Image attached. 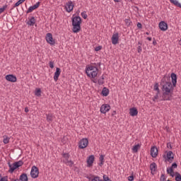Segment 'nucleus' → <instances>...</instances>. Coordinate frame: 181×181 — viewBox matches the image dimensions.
Returning <instances> with one entry per match:
<instances>
[{"label":"nucleus","mask_w":181,"mask_h":181,"mask_svg":"<svg viewBox=\"0 0 181 181\" xmlns=\"http://www.w3.org/2000/svg\"><path fill=\"white\" fill-rule=\"evenodd\" d=\"M10 139H11L8 136H6V135L4 136V140H3L4 144H9Z\"/></svg>","instance_id":"obj_34"},{"label":"nucleus","mask_w":181,"mask_h":181,"mask_svg":"<svg viewBox=\"0 0 181 181\" xmlns=\"http://www.w3.org/2000/svg\"><path fill=\"white\" fill-rule=\"evenodd\" d=\"M139 148H141V145H139V144H136L133 146L132 148V151L134 153H136L139 149Z\"/></svg>","instance_id":"obj_29"},{"label":"nucleus","mask_w":181,"mask_h":181,"mask_svg":"<svg viewBox=\"0 0 181 181\" xmlns=\"http://www.w3.org/2000/svg\"><path fill=\"white\" fill-rule=\"evenodd\" d=\"M179 43H180V46H181V40H180V41H179Z\"/></svg>","instance_id":"obj_64"},{"label":"nucleus","mask_w":181,"mask_h":181,"mask_svg":"<svg viewBox=\"0 0 181 181\" xmlns=\"http://www.w3.org/2000/svg\"><path fill=\"white\" fill-rule=\"evenodd\" d=\"M0 181H8V176L2 177V174H0Z\"/></svg>","instance_id":"obj_40"},{"label":"nucleus","mask_w":181,"mask_h":181,"mask_svg":"<svg viewBox=\"0 0 181 181\" xmlns=\"http://www.w3.org/2000/svg\"><path fill=\"white\" fill-rule=\"evenodd\" d=\"M86 74L88 77L95 78L98 74V68L97 66L87 65L86 67Z\"/></svg>","instance_id":"obj_2"},{"label":"nucleus","mask_w":181,"mask_h":181,"mask_svg":"<svg viewBox=\"0 0 181 181\" xmlns=\"http://www.w3.org/2000/svg\"><path fill=\"white\" fill-rule=\"evenodd\" d=\"M94 160H95L94 155L89 156L86 160L87 167L91 168V166H93V163H94Z\"/></svg>","instance_id":"obj_12"},{"label":"nucleus","mask_w":181,"mask_h":181,"mask_svg":"<svg viewBox=\"0 0 181 181\" xmlns=\"http://www.w3.org/2000/svg\"><path fill=\"white\" fill-rule=\"evenodd\" d=\"M167 148H170V149H172V144H170V143H168Z\"/></svg>","instance_id":"obj_53"},{"label":"nucleus","mask_w":181,"mask_h":181,"mask_svg":"<svg viewBox=\"0 0 181 181\" xmlns=\"http://www.w3.org/2000/svg\"><path fill=\"white\" fill-rule=\"evenodd\" d=\"M158 168V165H156V163H152L150 165V170L151 171L152 175H155L153 172H156V169Z\"/></svg>","instance_id":"obj_21"},{"label":"nucleus","mask_w":181,"mask_h":181,"mask_svg":"<svg viewBox=\"0 0 181 181\" xmlns=\"http://www.w3.org/2000/svg\"><path fill=\"white\" fill-rule=\"evenodd\" d=\"M150 153L152 158H156L158 156V151L156 146H153V147H151L150 150Z\"/></svg>","instance_id":"obj_16"},{"label":"nucleus","mask_w":181,"mask_h":181,"mask_svg":"<svg viewBox=\"0 0 181 181\" xmlns=\"http://www.w3.org/2000/svg\"><path fill=\"white\" fill-rule=\"evenodd\" d=\"M47 117V122H53V118H54V116L52 113L46 114Z\"/></svg>","instance_id":"obj_25"},{"label":"nucleus","mask_w":181,"mask_h":181,"mask_svg":"<svg viewBox=\"0 0 181 181\" xmlns=\"http://www.w3.org/2000/svg\"><path fill=\"white\" fill-rule=\"evenodd\" d=\"M19 180L21 181H29V178L28 177V174L23 173L20 175Z\"/></svg>","instance_id":"obj_24"},{"label":"nucleus","mask_w":181,"mask_h":181,"mask_svg":"<svg viewBox=\"0 0 181 181\" xmlns=\"http://www.w3.org/2000/svg\"><path fill=\"white\" fill-rule=\"evenodd\" d=\"M39 6H40V1H38L35 5L30 6L26 11V13H30V12H33V11H35V9H37Z\"/></svg>","instance_id":"obj_17"},{"label":"nucleus","mask_w":181,"mask_h":181,"mask_svg":"<svg viewBox=\"0 0 181 181\" xmlns=\"http://www.w3.org/2000/svg\"><path fill=\"white\" fill-rule=\"evenodd\" d=\"M170 4H173V5H175V6H177V8H181V4L179 3L177 0H170Z\"/></svg>","instance_id":"obj_27"},{"label":"nucleus","mask_w":181,"mask_h":181,"mask_svg":"<svg viewBox=\"0 0 181 181\" xmlns=\"http://www.w3.org/2000/svg\"><path fill=\"white\" fill-rule=\"evenodd\" d=\"M104 158H105V155L101 154L100 156V158H99L100 163H98L100 166H103V165H104V163L105 162V159Z\"/></svg>","instance_id":"obj_26"},{"label":"nucleus","mask_w":181,"mask_h":181,"mask_svg":"<svg viewBox=\"0 0 181 181\" xmlns=\"http://www.w3.org/2000/svg\"><path fill=\"white\" fill-rule=\"evenodd\" d=\"M172 83H173L172 87H173V90H175V87H176V83H177V81H172Z\"/></svg>","instance_id":"obj_50"},{"label":"nucleus","mask_w":181,"mask_h":181,"mask_svg":"<svg viewBox=\"0 0 181 181\" xmlns=\"http://www.w3.org/2000/svg\"><path fill=\"white\" fill-rule=\"evenodd\" d=\"M50 69H54V62L51 61L49 63Z\"/></svg>","instance_id":"obj_44"},{"label":"nucleus","mask_w":181,"mask_h":181,"mask_svg":"<svg viewBox=\"0 0 181 181\" xmlns=\"http://www.w3.org/2000/svg\"><path fill=\"white\" fill-rule=\"evenodd\" d=\"M14 154H15V156H16V157L21 156H22V150L21 148H19L18 150H16Z\"/></svg>","instance_id":"obj_32"},{"label":"nucleus","mask_w":181,"mask_h":181,"mask_svg":"<svg viewBox=\"0 0 181 181\" xmlns=\"http://www.w3.org/2000/svg\"><path fill=\"white\" fill-rule=\"evenodd\" d=\"M66 6H65V9H66V12L70 13V12H71V11H73V9H74V4H73V1H69L66 2Z\"/></svg>","instance_id":"obj_14"},{"label":"nucleus","mask_w":181,"mask_h":181,"mask_svg":"<svg viewBox=\"0 0 181 181\" xmlns=\"http://www.w3.org/2000/svg\"><path fill=\"white\" fill-rule=\"evenodd\" d=\"M124 22H125L127 26H131V25L132 24V21H131V19H129V18H126L124 20Z\"/></svg>","instance_id":"obj_36"},{"label":"nucleus","mask_w":181,"mask_h":181,"mask_svg":"<svg viewBox=\"0 0 181 181\" xmlns=\"http://www.w3.org/2000/svg\"><path fill=\"white\" fill-rule=\"evenodd\" d=\"M28 19L29 21L27 22V25H29V26H35V24L36 23V19L35 17L33 16Z\"/></svg>","instance_id":"obj_22"},{"label":"nucleus","mask_w":181,"mask_h":181,"mask_svg":"<svg viewBox=\"0 0 181 181\" xmlns=\"http://www.w3.org/2000/svg\"><path fill=\"white\" fill-rule=\"evenodd\" d=\"M105 78V76H104V74L100 77V78H99L98 80V84H99V86H103V84H104V83H105V81H104Z\"/></svg>","instance_id":"obj_28"},{"label":"nucleus","mask_w":181,"mask_h":181,"mask_svg":"<svg viewBox=\"0 0 181 181\" xmlns=\"http://www.w3.org/2000/svg\"><path fill=\"white\" fill-rule=\"evenodd\" d=\"M118 40H119V36L118 35V33L113 34L112 36V45H118Z\"/></svg>","instance_id":"obj_18"},{"label":"nucleus","mask_w":181,"mask_h":181,"mask_svg":"<svg viewBox=\"0 0 181 181\" xmlns=\"http://www.w3.org/2000/svg\"><path fill=\"white\" fill-rule=\"evenodd\" d=\"M153 46H156V45H158V42H156V39H155V37L153 38Z\"/></svg>","instance_id":"obj_51"},{"label":"nucleus","mask_w":181,"mask_h":181,"mask_svg":"<svg viewBox=\"0 0 181 181\" xmlns=\"http://www.w3.org/2000/svg\"><path fill=\"white\" fill-rule=\"evenodd\" d=\"M161 90L163 93H173L172 82H165V84L162 86Z\"/></svg>","instance_id":"obj_5"},{"label":"nucleus","mask_w":181,"mask_h":181,"mask_svg":"<svg viewBox=\"0 0 181 181\" xmlns=\"http://www.w3.org/2000/svg\"><path fill=\"white\" fill-rule=\"evenodd\" d=\"M159 29L162 30V32H166L168 30V23L165 21H160L158 24Z\"/></svg>","instance_id":"obj_15"},{"label":"nucleus","mask_w":181,"mask_h":181,"mask_svg":"<svg viewBox=\"0 0 181 181\" xmlns=\"http://www.w3.org/2000/svg\"><path fill=\"white\" fill-rule=\"evenodd\" d=\"M86 177L88 179V180H91V177L88 176Z\"/></svg>","instance_id":"obj_61"},{"label":"nucleus","mask_w":181,"mask_h":181,"mask_svg":"<svg viewBox=\"0 0 181 181\" xmlns=\"http://www.w3.org/2000/svg\"><path fill=\"white\" fill-rule=\"evenodd\" d=\"M166 180V177L165 176V174H162L160 178V181H165Z\"/></svg>","instance_id":"obj_43"},{"label":"nucleus","mask_w":181,"mask_h":181,"mask_svg":"<svg viewBox=\"0 0 181 181\" xmlns=\"http://www.w3.org/2000/svg\"><path fill=\"white\" fill-rule=\"evenodd\" d=\"M30 176L33 179H37L39 177V168L36 165L32 167Z\"/></svg>","instance_id":"obj_7"},{"label":"nucleus","mask_w":181,"mask_h":181,"mask_svg":"<svg viewBox=\"0 0 181 181\" xmlns=\"http://www.w3.org/2000/svg\"><path fill=\"white\" fill-rule=\"evenodd\" d=\"M35 95L37 97H40L42 95V90L40 88L35 89Z\"/></svg>","instance_id":"obj_30"},{"label":"nucleus","mask_w":181,"mask_h":181,"mask_svg":"<svg viewBox=\"0 0 181 181\" xmlns=\"http://www.w3.org/2000/svg\"><path fill=\"white\" fill-rule=\"evenodd\" d=\"M158 98H159V95H156L152 98L153 103L156 102V100H158Z\"/></svg>","instance_id":"obj_46"},{"label":"nucleus","mask_w":181,"mask_h":181,"mask_svg":"<svg viewBox=\"0 0 181 181\" xmlns=\"http://www.w3.org/2000/svg\"><path fill=\"white\" fill-rule=\"evenodd\" d=\"M98 66H101V62H99V63L98 64Z\"/></svg>","instance_id":"obj_62"},{"label":"nucleus","mask_w":181,"mask_h":181,"mask_svg":"<svg viewBox=\"0 0 181 181\" xmlns=\"http://www.w3.org/2000/svg\"><path fill=\"white\" fill-rule=\"evenodd\" d=\"M138 45H139V46H142V41H139Z\"/></svg>","instance_id":"obj_59"},{"label":"nucleus","mask_w":181,"mask_h":181,"mask_svg":"<svg viewBox=\"0 0 181 181\" xmlns=\"http://www.w3.org/2000/svg\"><path fill=\"white\" fill-rule=\"evenodd\" d=\"M147 40H149V42H151L152 41V37H147Z\"/></svg>","instance_id":"obj_57"},{"label":"nucleus","mask_w":181,"mask_h":181,"mask_svg":"<svg viewBox=\"0 0 181 181\" xmlns=\"http://www.w3.org/2000/svg\"><path fill=\"white\" fill-rule=\"evenodd\" d=\"M45 40L49 45H51V46H54V45H56V41L53 39V35L50 33H47Z\"/></svg>","instance_id":"obj_8"},{"label":"nucleus","mask_w":181,"mask_h":181,"mask_svg":"<svg viewBox=\"0 0 181 181\" xmlns=\"http://www.w3.org/2000/svg\"><path fill=\"white\" fill-rule=\"evenodd\" d=\"M122 0H114L115 2H121Z\"/></svg>","instance_id":"obj_60"},{"label":"nucleus","mask_w":181,"mask_h":181,"mask_svg":"<svg viewBox=\"0 0 181 181\" xmlns=\"http://www.w3.org/2000/svg\"><path fill=\"white\" fill-rule=\"evenodd\" d=\"M60 73H62V69H60L59 67H57L54 75V81H57V80H59V77H60Z\"/></svg>","instance_id":"obj_19"},{"label":"nucleus","mask_w":181,"mask_h":181,"mask_svg":"<svg viewBox=\"0 0 181 181\" xmlns=\"http://www.w3.org/2000/svg\"><path fill=\"white\" fill-rule=\"evenodd\" d=\"M176 168H177V163H173L171 166L167 168L168 175H170V176H174L175 173L174 169H176Z\"/></svg>","instance_id":"obj_9"},{"label":"nucleus","mask_w":181,"mask_h":181,"mask_svg":"<svg viewBox=\"0 0 181 181\" xmlns=\"http://www.w3.org/2000/svg\"><path fill=\"white\" fill-rule=\"evenodd\" d=\"M62 156L66 158V160H68L70 158V154L69 153H62Z\"/></svg>","instance_id":"obj_38"},{"label":"nucleus","mask_w":181,"mask_h":181,"mask_svg":"<svg viewBox=\"0 0 181 181\" xmlns=\"http://www.w3.org/2000/svg\"><path fill=\"white\" fill-rule=\"evenodd\" d=\"M101 49H103V46L99 45L95 48V52H100V50H101Z\"/></svg>","instance_id":"obj_45"},{"label":"nucleus","mask_w":181,"mask_h":181,"mask_svg":"<svg viewBox=\"0 0 181 181\" xmlns=\"http://www.w3.org/2000/svg\"><path fill=\"white\" fill-rule=\"evenodd\" d=\"M146 35H149V33L146 32Z\"/></svg>","instance_id":"obj_63"},{"label":"nucleus","mask_w":181,"mask_h":181,"mask_svg":"<svg viewBox=\"0 0 181 181\" xmlns=\"http://www.w3.org/2000/svg\"><path fill=\"white\" fill-rule=\"evenodd\" d=\"M21 4H23V0H18L13 6V8H16L19 6V5H21Z\"/></svg>","instance_id":"obj_37"},{"label":"nucleus","mask_w":181,"mask_h":181,"mask_svg":"<svg viewBox=\"0 0 181 181\" xmlns=\"http://www.w3.org/2000/svg\"><path fill=\"white\" fill-rule=\"evenodd\" d=\"M137 28H138V29H142V23H137Z\"/></svg>","instance_id":"obj_52"},{"label":"nucleus","mask_w":181,"mask_h":181,"mask_svg":"<svg viewBox=\"0 0 181 181\" xmlns=\"http://www.w3.org/2000/svg\"><path fill=\"white\" fill-rule=\"evenodd\" d=\"M137 52H138V53H141L142 52V46L141 45L138 46Z\"/></svg>","instance_id":"obj_47"},{"label":"nucleus","mask_w":181,"mask_h":181,"mask_svg":"<svg viewBox=\"0 0 181 181\" xmlns=\"http://www.w3.org/2000/svg\"><path fill=\"white\" fill-rule=\"evenodd\" d=\"M94 79L93 80V82L95 83H98V80L95 78H93Z\"/></svg>","instance_id":"obj_54"},{"label":"nucleus","mask_w":181,"mask_h":181,"mask_svg":"<svg viewBox=\"0 0 181 181\" xmlns=\"http://www.w3.org/2000/svg\"><path fill=\"white\" fill-rule=\"evenodd\" d=\"M25 112H29V109L28 107L25 108Z\"/></svg>","instance_id":"obj_58"},{"label":"nucleus","mask_w":181,"mask_h":181,"mask_svg":"<svg viewBox=\"0 0 181 181\" xmlns=\"http://www.w3.org/2000/svg\"><path fill=\"white\" fill-rule=\"evenodd\" d=\"M66 165L68 166H70V168L73 167V165H74V162L71 160H66V162H65Z\"/></svg>","instance_id":"obj_33"},{"label":"nucleus","mask_w":181,"mask_h":181,"mask_svg":"<svg viewBox=\"0 0 181 181\" xmlns=\"http://www.w3.org/2000/svg\"><path fill=\"white\" fill-rule=\"evenodd\" d=\"M81 16H82V18H83V19H86L87 18V13L86 11H83L81 13Z\"/></svg>","instance_id":"obj_42"},{"label":"nucleus","mask_w":181,"mask_h":181,"mask_svg":"<svg viewBox=\"0 0 181 181\" xmlns=\"http://www.w3.org/2000/svg\"><path fill=\"white\" fill-rule=\"evenodd\" d=\"M115 114H117V111L114 110V111L112 112V117H114V115H115Z\"/></svg>","instance_id":"obj_55"},{"label":"nucleus","mask_w":181,"mask_h":181,"mask_svg":"<svg viewBox=\"0 0 181 181\" xmlns=\"http://www.w3.org/2000/svg\"><path fill=\"white\" fill-rule=\"evenodd\" d=\"M173 92H163L161 101H172Z\"/></svg>","instance_id":"obj_6"},{"label":"nucleus","mask_w":181,"mask_h":181,"mask_svg":"<svg viewBox=\"0 0 181 181\" xmlns=\"http://www.w3.org/2000/svg\"><path fill=\"white\" fill-rule=\"evenodd\" d=\"M6 9V6H4L2 8H0V13H2Z\"/></svg>","instance_id":"obj_49"},{"label":"nucleus","mask_w":181,"mask_h":181,"mask_svg":"<svg viewBox=\"0 0 181 181\" xmlns=\"http://www.w3.org/2000/svg\"><path fill=\"white\" fill-rule=\"evenodd\" d=\"M171 81H177V75L175 73H172L170 75Z\"/></svg>","instance_id":"obj_31"},{"label":"nucleus","mask_w":181,"mask_h":181,"mask_svg":"<svg viewBox=\"0 0 181 181\" xmlns=\"http://www.w3.org/2000/svg\"><path fill=\"white\" fill-rule=\"evenodd\" d=\"M93 178L91 179V181H103V180H100L99 176L93 175Z\"/></svg>","instance_id":"obj_35"},{"label":"nucleus","mask_w":181,"mask_h":181,"mask_svg":"<svg viewBox=\"0 0 181 181\" xmlns=\"http://www.w3.org/2000/svg\"><path fill=\"white\" fill-rule=\"evenodd\" d=\"M5 78L7 81H10V83H16V81H18V78H16V76L13 74L6 75Z\"/></svg>","instance_id":"obj_11"},{"label":"nucleus","mask_w":181,"mask_h":181,"mask_svg":"<svg viewBox=\"0 0 181 181\" xmlns=\"http://www.w3.org/2000/svg\"><path fill=\"white\" fill-rule=\"evenodd\" d=\"M88 146V139L84 138L80 140L78 143L79 149H84Z\"/></svg>","instance_id":"obj_10"},{"label":"nucleus","mask_w":181,"mask_h":181,"mask_svg":"<svg viewBox=\"0 0 181 181\" xmlns=\"http://www.w3.org/2000/svg\"><path fill=\"white\" fill-rule=\"evenodd\" d=\"M129 181H134V174H132L130 176L128 177Z\"/></svg>","instance_id":"obj_48"},{"label":"nucleus","mask_w":181,"mask_h":181,"mask_svg":"<svg viewBox=\"0 0 181 181\" xmlns=\"http://www.w3.org/2000/svg\"><path fill=\"white\" fill-rule=\"evenodd\" d=\"M108 94H110V89L106 87H104L102 90L101 95L103 97H107Z\"/></svg>","instance_id":"obj_23"},{"label":"nucleus","mask_w":181,"mask_h":181,"mask_svg":"<svg viewBox=\"0 0 181 181\" xmlns=\"http://www.w3.org/2000/svg\"><path fill=\"white\" fill-rule=\"evenodd\" d=\"M156 91H157L156 95H160V89H159L158 90H156Z\"/></svg>","instance_id":"obj_56"},{"label":"nucleus","mask_w":181,"mask_h":181,"mask_svg":"<svg viewBox=\"0 0 181 181\" xmlns=\"http://www.w3.org/2000/svg\"><path fill=\"white\" fill-rule=\"evenodd\" d=\"M159 83H156L155 84H154V87H153V90L154 91H159Z\"/></svg>","instance_id":"obj_39"},{"label":"nucleus","mask_w":181,"mask_h":181,"mask_svg":"<svg viewBox=\"0 0 181 181\" xmlns=\"http://www.w3.org/2000/svg\"><path fill=\"white\" fill-rule=\"evenodd\" d=\"M165 153L167 154L163 155V158L165 159V162H169V163H172L173 162V159H175V154L173 153V151H165Z\"/></svg>","instance_id":"obj_4"},{"label":"nucleus","mask_w":181,"mask_h":181,"mask_svg":"<svg viewBox=\"0 0 181 181\" xmlns=\"http://www.w3.org/2000/svg\"><path fill=\"white\" fill-rule=\"evenodd\" d=\"M129 114L131 117H136V115H138V109L136 107L130 108Z\"/></svg>","instance_id":"obj_20"},{"label":"nucleus","mask_w":181,"mask_h":181,"mask_svg":"<svg viewBox=\"0 0 181 181\" xmlns=\"http://www.w3.org/2000/svg\"><path fill=\"white\" fill-rule=\"evenodd\" d=\"M110 110H111V106H110L108 104L102 105L100 107L101 114H107Z\"/></svg>","instance_id":"obj_13"},{"label":"nucleus","mask_w":181,"mask_h":181,"mask_svg":"<svg viewBox=\"0 0 181 181\" xmlns=\"http://www.w3.org/2000/svg\"><path fill=\"white\" fill-rule=\"evenodd\" d=\"M9 170L8 173H13L16 170V169H18V168H21L23 165V160H19V161H16L13 163V165L11 164L10 162L8 163Z\"/></svg>","instance_id":"obj_3"},{"label":"nucleus","mask_w":181,"mask_h":181,"mask_svg":"<svg viewBox=\"0 0 181 181\" xmlns=\"http://www.w3.org/2000/svg\"><path fill=\"white\" fill-rule=\"evenodd\" d=\"M72 22V32L73 33H78L81 30V23H83V20L79 16H76L71 18Z\"/></svg>","instance_id":"obj_1"},{"label":"nucleus","mask_w":181,"mask_h":181,"mask_svg":"<svg viewBox=\"0 0 181 181\" xmlns=\"http://www.w3.org/2000/svg\"><path fill=\"white\" fill-rule=\"evenodd\" d=\"M103 181H112L111 179L107 175H103Z\"/></svg>","instance_id":"obj_41"}]
</instances>
